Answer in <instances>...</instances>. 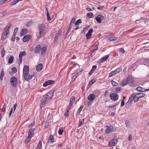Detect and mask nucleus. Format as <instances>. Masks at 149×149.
<instances>
[{
    "label": "nucleus",
    "instance_id": "f3484780",
    "mask_svg": "<svg viewBox=\"0 0 149 149\" xmlns=\"http://www.w3.org/2000/svg\"><path fill=\"white\" fill-rule=\"evenodd\" d=\"M34 76V74H33L32 75H26L25 76H24V79L26 80L29 81L31 80L33 77Z\"/></svg>",
    "mask_w": 149,
    "mask_h": 149
},
{
    "label": "nucleus",
    "instance_id": "37998d69",
    "mask_svg": "<svg viewBox=\"0 0 149 149\" xmlns=\"http://www.w3.org/2000/svg\"><path fill=\"white\" fill-rule=\"evenodd\" d=\"M6 104H4L3 108H2V110L3 112H4L5 111V110H6Z\"/></svg>",
    "mask_w": 149,
    "mask_h": 149
},
{
    "label": "nucleus",
    "instance_id": "a211bd4d",
    "mask_svg": "<svg viewBox=\"0 0 149 149\" xmlns=\"http://www.w3.org/2000/svg\"><path fill=\"white\" fill-rule=\"evenodd\" d=\"M132 97H133L134 98V102H137L139 98L138 97V96L136 94V93H134L132 95Z\"/></svg>",
    "mask_w": 149,
    "mask_h": 149
},
{
    "label": "nucleus",
    "instance_id": "6e6552de",
    "mask_svg": "<svg viewBox=\"0 0 149 149\" xmlns=\"http://www.w3.org/2000/svg\"><path fill=\"white\" fill-rule=\"evenodd\" d=\"M110 97L112 100L116 101L118 99V96L115 93H112L111 94H110Z\"/></svg>",
    "mask_w": 149,
    "mask_h": 149
},
{
    "label": "nucleus",
    "instance_id": "f257e3e1",
    "mask_svg": "<svg viewBox=\"0 0 149 149\" xmlns=\"http://www.w3.org/2000/svg\"><path fill=\"white\" fill-rule=\"evenodd\" d=\"M11 26V23H9L5 28L2 35L1 40L2 41L5 40L8 37L10 33L9 29Z\"/></svg>",
    "mask_w": 149,
    "mask_h": 149
},
{
    "label": "nucleus",
    "instance_id": "0eeeda50",
    "mask_svg": "<svg viewBox=\"0 0 149 149\" xmlns=\"http://www.w3.org/2000/svg\"><path fill=\"white\" fill-rule=\"evenodd\" d=\"M29 67L27 65L25 66L23 68V74L24 76H25L26 75H28L29 74Z\"/></svg>",
    "mask_w": 149,
    "mask_h": 149
},
{
    "label": "nucleus",
    "instance_id": "f03ea898",
    "mask_svg": "<svg viewBox=\"0 0 149 149\" xmlns=\"http://www.w3.org/2000/svg\"><path fill=\"white\" fill-rule=\"evenodd\" d=\"M54 91L52 90L49 92L47 94L44 95L42 97L43 100H46L47 99L51 98L53 95Z\"/></svg>",
    "mask_w": 149,
    "mask_h": 149
},
{
    "label": "nucleus",
    "instance_id": "3c124183",
    "mask_svg": "<svg viewBox=\"0 0 149 149\" xmlns=\"http://www.w3.org/2000/svg\"><path fill=\"white\" fill-rule=\"evenodd\" d=\"M76 78V77H75L74 76H73L72 77V80L71 82V83H72L75 80V79Z\"/></svg>",
    "mask_w": 149,
    "mask_h": 149
},
{
    "label": "nucleus",
    "instance_id": "393cba45",
    "mask_svg": "<svg viewBox=\"0 0 149 149\" xmlns=\"http://www.w3.org/2000/svg\"><path fill=\"white\" fill-rule=\"evenodd\" d=\"M138 96V97L139 98L140 97H144L145 96V94L142 93H136Z\"/></svg>",
    "mask_w": 149,
    "mask_h": 149
},
{
    "label": "nucleus",
    "instance_id": "423d86ee",
    "mask_svg": "<svg viewBox=\"0 0 149 149\" xmlns=\"http://www.w3.org/2000/svg\"><path fill=\"white\" fill-rule=\"evenodd\" d=\"M95 19L98 23H100L102 22V21L104 20V17L103 15H99L97 17L95 18Z\"/></svg>",
    "mask_w": 149,
    "mask_h": 149
},
{
    "label": "nucleus",
    "instance_id": "412c9836",
    "mask_svg": "<svg viewBox=\"0 0 149 149\" xmlns=\"http://www.w3.org/2000/svg\"><path fill=\"white\" fill-rule=\"evenodd\" d=\"M109 56V55H107L103 57L101 60V61L103 62L106 61Z\"/></svg>",
    "mask_w": 149,
    "mask_h": 149
},
{
    "label": "nucleus",
    "instance_id": "72a5a7b5",
    "mask_svg": "<svg viewBox=\"0 0 149 149\" xmlns=\"http://www.w3.org/2000/svg\"><path fill=\"white\" fill-rule=\"evenodd\" d=\"M93 15V14L92 13H88L87 14V16L90 18H92V17Z\"/></svg>",
    "mask_w": 149,
    "mask_h": 149
},
{
    "label": "nucleus",
    "instance_id": "a18cd8bd",
    "mask_svg": "<svg viewBox=\"0 0 149 149\" xmlns=\"http://www.w3.org/2000/svg\"><path fill=\"white\" fill-rule=\"evenodd\" d=\"M28 134H29L28 136H30V137H31V138H32L33 136V135L34 134L33 133H31L30 132H28Z\"/></svg>",
    "mask_w": 149,
    "mask_h": 149
},
{
    "label": "nucleus",
    "instance_id": "4be33fe9",
    "mask_svg": "<svg viewBox=\"0 0 149 149\" xmlns=\"http://www.w3.org/2000/svg\"><path fill=\"white\" fill-rule=\"evenodd\" d=\"M54 141V138L53 136L51 135L48 139V142L49 143H53Z\"/></svg>",
    "mask_w": 149,
    "mask_h": 149
},
{
    "label": "nucleus",
    "instance_id": "f8f14e48",
    "mask_svg": "<svg viewBox=\"0 0 149 149\" xmlns=\"http://www.w3.org/2000/svg\"><path fill=\"white\" fill-rule=\"evenodd\" d=\"M95 97V95L93 94H90L88 97V100L90 102L93 101Z\"/></svg>",
    "mask_w": 149,
    "mask_h": 149
},
{
    "label": "nucleus",
    "instance_id": "4468645a",
    "mask_svg": "<svg viewBox=\"0 0 149 149\" xmlns=\"http://www.w3.org/2000/svg\"><path fill=\"white\" fill-rule=\"evenodd\" d=\"M134 80L132 78V76H129L127 79V83L129 84H132L134 82Z\"/></svg>",
    "mask_w": 149,
    "mask_h": 149
},
{
    "label": "nucleus",
    "instance_id": "6ab92c4d",
    "mask_svg": "<svg viewBox=\"0 0 149 149\" xmlns=\"http://www.w3.org/2000/svg\"><path fill=\"white\" fill-rule=\"evenodd\" d=\"M43 68V65L41 63L39 64L37 66L36 69L38 71H40Z\"/></svg>",
    "mask_w": 149,
    "mask_h": 149
},
{
    "label": "nucleus",
    "instance_id": "1a4fd4ad",
    "mask_svg": "<svg viewBox=\"0 0 149 149\" xmlns=\"http://www.w3.org/2000/svg\"><path fill=\"white\" fill-rule=\"evenodd\" d=\"M26 55V52L25 51L20 52L19 55V63H21L22 62V57Z\"/></svg>",
    "mask_w": 149,
    "mask_h": 149
},
{
    "label": "nucleus",
    "instance_id": "052dcab7",
    "mask_svg": "<svg viewBox=\"0 0 149 149\" xmlns=\"http://www.w3.org/2000/svg\"><path fill=\"white\" fill-rule=\"evenodd\" d=\"M108 93H109L108 91V90L106 91H105V93H104V96L105 97H107V95H108Z\"/></svg>",
    "mask_w": 149,
    "mask_h": 149
},
{
    "label": "nucleus",
    "instance_id": "20e7f679",
    "mask_svg": "<svg viewBox=\"0 0 149 149\" xmlns=\"http://www.w3.org/2000/svg\"><path fill=\"white\" fill-rule=\"evenodd\" d=\"M115 131V129L114 127L112 126H107V129L106 130V133H110L112 132H114Z\"/></svg>",
    "mask_w": 149,
    "mask_h": 149
},
{
    "label": "nucleus",
    "instance_id": "6e6d98bb",
    "mask_svg": "<svg viewBox=\"0 0 149 149\" xmlns=\"http://www.w3.org/2000/svg\"><path fill=\"white\" fill-rule=\"evenodd\" d=\"M42 146V142L41 141H40L39 142L38 145V147H39L40 148Z\"/></svg>",
    "mask_w": 149,
    "mask_h": 149
},
{
    "label": "nucleus",
    "instance_id": "f704fd0d",
    "mask_svg": "<svg viewBox=\"0 0 149 149\" xmlns=\"http://www.w3.org/2000/svg\"><path fill=\"white\" fill-rule=\"evenodd\" d=\"M47 19L48 21H50L51 20V18L49 16V15L48 11L47 10Z\"/></svg>",
    "mask_w": 149,
    "mask_h": 149
},
{
    "label": "nucleus",
    "instance_id": "4c0bfd02",
    "mask_svg": "<svg viewBox=\"0 0 149 149\" xmlns=\"http://www.w3.org/2000/svg\"><path fill=\"white\" fill-rule=\"evenodd\" d=\"M13 72L15 73L17 72V68L15 67H13L12 69Z\"/></svg>",
    "mask_w": 149,
    "mask_h": 149
},
{
    "label": "nucleus",
    "instance_id": "09e8293b",
    "mask_svg": "<svg viewBox=\"0 0 149 149\" xmlns=\"http://www.w3.org/2000/svg\"><path fill=\"white\" fill-rule=\"evenodd\" d=\"M75 20V19L74 18H73L70 23L71 24H73Z\"/></svg>",
    "mask_w": 149,
    "mask_h": 149
},
{
    "label": "nucleus",
    "instance_id": "e433bc0d",
    "mask_svg": "<svg viewBox=\"0 0 149 149\" xmlns=\"http://www.w3.org/2000/svg\"><path fill=\"white\" fill-rule=\"evenodd\" d=\"M122 70V69L121 68H118L115 70H114L116 73V74L118 73L119 72H120Z\"/></svg>",
    "mask_w": 149,
    "mask_h": 149
},
{
    "label": "nucleus",
    "instance_id": "5fc2aeb1",
    "mask_svg": "<svg viewBox=\"0 0 149 149\" xmlns=\"http://www.w3.org/2000/svg\"><path fill=\"white\" fill-rule=\"evenodd\" d=\"M35 130L34 128L33 129H30L29 130V132H30L31 133H33V132Z\"/></svg>",
    "mask_w": 149,
    "mask_h": 149
},
{
    "label": "nucleus",
    "instance_id": "774afa93",
    "mask_svg": "<svg viewBox=\"0 0 149 149\" xmlns=\"http://www.w3.org/2000/svg\"><path fill=\"white\" fill-rule=\"evenodd\" d=\"M18 28L17 27V28H15L14 29V32H15V33H17L18 30Z\"/></svg>",
    "mask_w": 149,
    "mask_h": 149
},
{
    "label": "nucleus",
    "instance_id": "cd10ccee",
    "mask_svg": "<svg viewBox=\"0 0 149 149\" xmlns=\"http://www.w3.org/2000/svg\"><path fill=\"white\" fill-rule=\"evenodd\" d=\"M44 101H41V103L40 104V106L41 108H42L43 107V106L46 104V100H44Z\"/></svg>",
    "mask_w": 149,
    "mask_h": 149
},
{
    "label": "nucleus",
    "instance_id": "69168bd1",
    "mask_svg": "<svg viewBox=\"0 0 149 149\" xmlns=\"http://www.w3.org/2000/svg\"><path fill=\"white\" fill-rule=\"evenodd\" d=\"M34 123H35L34 122H34L33 123H31L29 125V127H31L32 126H33V125H34Z\"/></svg>",
    "mask_w": 149,
    "mask_h": 149
},
{
    "label": "nucleus",
    "instance_id": "c85d7f7f",
    "mask_svg": "<svg viewBox=\"0 0 149 149\" xmlns=\"http://www.w3.org/2000/svg\"><path fill=\"white\" fill-rule=\"evenodd\" d=\"M5 51L4 49H3L1 50V56L2 57H3L5 55Z\"/></svg>",
    "mask_w": 149,
    "mask_h": 149
},
{
    "label": "nucleus",
    "instance_id": "c756f323",
    "mask_svg": "<svg viewBox=\"0 0 149 149\" xmlns=\"http://www.w3.org/2000/svg\"><path fill=\"white\" fill-rule=\"evenodd\" d=\"M81 23V19H79L75 22V24L76 26H77L79 24Z\"/></svg>",
    "mask_w": 149,
    "mask_h": 149
},
{
    "label": "nucleus",
    "instance_id": "49530a36",
    "mask_svg": "<svg viewBox=\"0 0 149 149\" xmlns=\"http://www.w3.org/2000/svg\"><path fill=\"white\" fill-rule=\"evenodd\" d=\"M125 123L126 125V126L127 127H128L130 126V124L129 121L127 120H126L125 121Z\"/></svg>",
    "mask_w": 149,
    "mask_h": 149
},
{
    "label": "nucleus",
    "instance_id": "39448f33",
    "mask_svg": "<svg viewBox=\"0 0 149 149\" xmlns=\"http://www.w3.org/2000/svg\"><path fill=\"white\" fill-rule=\"evenodd\" d=\"M118 140L116 138H114L112 140H111L109 142V145L111 146H113L117 143Z\"/></svg>",
    "mask_w": 149,
    "mask_h": 149
},
{
    "label": "nucleus",
    "instance_id": "338daca9",
    "mask_svg": "<svg viewBox=\"0 0 149 149\" xmlns=\"http://www.w3.org/2000/svg\"><path fill=\"white\" fill-rule=\"evenodd\" d=\"M15 37L13 36L11 38V40L12 41H14L15 40Z\"/></svg>",
    "mask_w": 149,
    "mask_h": 149
},
{
    "label": "nucleus",
    "instance_id": "473e14b6",
    "mask_svg": "<svg viewBox=\"0 0 149 149\" xmlns=\"http://www.w3.org/2000/svg\"><path fill=\"white\" fill-rule=\"evenodd\" d=\"M116 74V72L114 71H112L109 74V77H111L112 76L114 75H115Z\"/></svg>",
    "mask_w": 149,
    "mask_h": 149
},
{
    "label": "nucleus",
    "instance_id": "7c9ffc66",
    "mask_svg": "<svg viewBox=\"0 0 149 149\" xmlns=\"http://www.w3.org/2000/svg\"><path fill=\"white\" fill-rule=\"evenodd\" d=\"M75 99L74 97H72L70 99V103L72 104L75 101Z\"/></svg>",
    "mask_w": 149,
    "mask_h": 149
},
{
    "label": "nucleus",
    "instance_id": "0e129e2a",
    "mask_svg": "<svg viewBox=\"0 0 149 149\" xmlns=\"http://www.w3.org/2000/svg\"><path fill=\"white\" fill-rule=\"evenodd\" d=\"M4 72L3 69L2 70L1 75L4 76Z\"/></svg>",
    "mask_w": 149,
    "mask_h": 149
},
{
    "label": "nucleus",
    "instance_id": "5701e85b",
    "mask_svg": "<svg viewBox=\"0 0 149 149\" xmlns=\"http://www.w3.org/2000/svg\"><path fill=\"white\" fill-rule=\"evenodd\" d=\"M26 29H22L20 32V35L21 36H23L26 33Z\"/></svg>",
    "mask_w": 149,
    "mask_h": 149
},
{
    "label": "nucleus",
    "instance_id": "603ef678",
    "mask_svg": "<svg viewBox=\"0 0 149 149\" xmlns=\"http://www.w3.org/2000/svg\"><path fill=\"white\" fill-rule=\"evenodd\" d=\"M62 31L61 30H60V31H59L58 32V33L56 35V36H58V37L59 36V35L60 34H61L62 33Z\"/></svg>",
    "mask_w": 149,
    "mask_h": 149
},
{
    "label": "nucleus",
    "instance_id": "bf43d9fd",
    "mask_svg": "<svg viewBox=\"0 0 149 149\" xmlns=\"http://www.w3.org/2000/svg\"><path fill=\"white\" fill-rule=\"evenodd\" d=\"M121 90L120 88L118 87L116 88V90L117 92H119Z\"/></svg>",
    "mask_w": 149,
    "mask_h": 149
},
{
    "label": "nucleus",
    "instance_id": "7ed1b4c3",
    "mask_svg": "<svg viewBox=\"0 0 149 149\" xmlns=\"http://www.w3.org/2000/svg\"><path fill=\"white\" fill-rule=\"evenodd\" d=\"M10 83L13 87H15L16 86L17 83V79L15 77H12L10 79Z\"/></svg>",
    "mask_w": 149,
    "mask_h": 149
},
{
    "label": "nucleus",
    "instance_id": "a19ab883",
    "mask_svg": "<svg viewBox=\"0 0 149 149\" xmlns=\"http://www.w3.org/2000/svg\"><path fill=\"white\" fill-rule=\"evenodd\" d=\"M111 84L113 86H116L118 84L116 82L114 81H111Z\"/></svg>",
    "mask_w": 149,
    "mask_h": 149
},
{
    "label": "nucleus",
    "instance_id": "bb28decb",
    "mask_svg": "<svg viewBox=\"0 0 149 149\" xmlns=\"http://www.w3.org/2000/svg\"><path fill=\"white\" fill-rule=\"evenodd\" d=\"M14 57L13 56H11L9 58L8 61V63H11L13 61Z\"/></svg>",
    "mask_w": 149,
    "mask_h": 149
},
{
    "label": "nucleus",
    "instance_id": "680f3d73",
    "mask_svg": "<svg viewBox=\"0 0 149 149\" xmlns=\"http://www.w3.org/2000/svg\"><path fill=\"white\" fill-rule=\"evenodd\" d=\"M132 136L131 134H130L129 135V138H128V140L129 141H130L131 139H132Z\"/></svg>",
    "mask_w": 149,
    "mask_h": 149
},
{
    "label": "nucleus",
    "instance_id": "4d7b16f0",
    "mask_svg": "<svg viewBox=\"0 0 149 149\" xmlns=\"http://www.w3.org/2000/svg\"><path fill=\"white\" fill-rule=\"evenodd\" d=\"M13 108H11V109L10 111V113H9V117H10V116H11V115H12V113L13 112Z\"/></svg>",
    "mask_w": 149,
    "mask_h": 149
},
{
    "label": "nucleus",
    "instance_id": "c03bdc74",
    "mask_svg": "<svg viewBox=\"0 0 149 149\" xmlns=\"http://www.w3.org/2000/svg\"><path fill=\"white\" fill-rule=\"evenodd\" d=\"M17 2H18L16 1V0H15L11 3V5L13 6L14 5H15L17 3Z\"/></svg>",
    "mask_w": 149,
    "mask_h": 149
},
{
    "label": "nucleus",
    "instance_id": "13d9d810",
    "mask_svg": "<svg viewBox=\"0 0 149 149\" xmlns=\"http://www.w3.org/2000/svg\"><path fill=\"white\" fill-rule=\"evenodd\" d=\"M125 104V102L123 100H122L121 104V106L123 107Z\"/></svg>",
    "mask_w": 149,
    "mask_h": 149
},
{
    "label": "nucleus",
    "instance_id": "e2e57ef3",
    "mask_svg": "<svg viewBox=\"0 0 149 149\" xmlns=\"http://www.w3.org/2000/svg\"><path fill=\"white\" fill-rule=\"evenodd\" d=\"M4 72L3 69L2 70L1 75L4 76Z\"/></svg>",
    "mask_w": 149,
    "mask_h": 149
},
{
    "label": "nucleus",
    "instance_id": "b1692460",
    "mask_svg": "<svg viewBox=\"0 0 149 149\" xmlns=\"http://www.w3.org/2000/svg\"><path fill=\"white\" fill-rule=\"evenodd\" d=\"M47 48L46 47H43L41 49V53L42 55L45 54V52L47 51Z\"/></svg>",
    "mask_w": 149,
    "mask_h": 149
},
{
    "label": "nucleus",
    "instance_id": "8fccbe9b",
    "mask_svg": "<svg viewBox=\"0 0 149 149\" xmlns=\"http://www.w3.org/2000/svg\"><path fill=\"white\" fill-rule=\"evenodd\" d=\"M97 66L96 65H94L91 69L93 71H94L96 69Z\"/></svg>",
    "mask_w": 149,
    "mask_h": 149
},
{
    "label": "nucleus",
    "instance_id": "864d4df0",
    "mask_svg": "<svg viewBox=\"0 0 149 149\" xmlns=\"http://www.w3.org/2000/svg\"><path fill=\"white\" fill-rule=\"evenodd\" d=\"M120 52H122V53H124L125 52L124 49L123 48H120Z\"/></svg>",
    "mask_w": 149,
    "mask_h": 149
},
{
    "label": "nucleus",
    "instance_id": "2eb2a0df",
    "mask_svg": "<svg viewBox=\"0 0 149 149\" xmlns=\"http://www.w3.org/2000/svg\"><path fill=\"white\" fill-rule=\"evenodd\" d=\"M45 24H40L38 26L39 31H45Z\"/></svg>",
    "mask_w": 149,
    "mask_h": 149
},
{
    "label": "nucleus",
    "instance_id": "9b49d317",
    "mask_svg": "<svg viewBox=\"0 0 149 149\" xmlns=\"http://www.w3.org/2000/svg\"><path fill=\"white\" fill-rule=\"evenodd\" d=\"M54 83V81L49 80L47 81L45 83L43 84V86L44 87H46L48 85H51L53 84Z\"/></svg>",
    "mask_w": 149,
    "mask_h": 149
},
{
    "label": "nucleus",
    "instance_id": "9d476101",
    "mask_svg": "<svg viewBox=\"0 0 149 149\" xmlns=\"http://www.w3.org/2000/svg\"><path fill=\"white\" fill-rule=\"evenodd\" d=\"M31 37L30 35H26L23 38V40L25 42H28L30 40Z\"/></svg>",
    "mask_w": 149,
    "mask_h": 149
},
{
    "label": "nucleus",
    "instance_id": "dca6fc26",
    "mask_svg": "<svg viewBox=\"0 0 149 149\" xmlns=\"http://www.w3.org/2000/svg\"><path fill=\"white\" fill-rule=\"evenodd\" d=\"M41 46L40 45H38L36 46L35 49V52L36 54H38L39 53L40 50V48Z\"/></svg>",
    "mask_w": 149,
    "mask_h": 149
},
{
    "label": "nucleus",
    "instance_id": "ea45409f",
    "mask_svg": "<svg viewBox=\"0 0 149 149\" xmlns=\"http://www.w3.org/2000/svg\"><path fill=\"white\" fill-rule=\"evenodd\" d=\"M95 81V80L92 79L89 83V86H91Z\"/></svg>",
    "mask_w": 149,
    "mask_h": 149
},
{
    "label": "nucleus",
    "instance_id": "79ce46f5",
    "mask_svg": "<svg viewBox=\"0 0 149 149\" xmlns=\"http://www.w3.org/2000/svg\"><path fill=\"white\" fill-rule=\"evenodd\" d=\"M63 130L62 128L60 129L58 131V133L60 135H62L63 134Z\"/></svg>",
    "mask_w": 149,
    "mask_h": 149
},
{
    "label": "nucleus",
    "instance_id": "58836bf2",
    "mask_svg": "<svg viewBox=\"0 0 149 149\" xmlns=\"http://www.w3.org/2000/svg\"><path fill=\"white\" fill-rule=\"evenodd\" d=\"M117 38L116 37H111L109 38L110 41H114Z\"/></svg>",
    "mask_w": 149,
    "mask_h": 149
},
{
    "label": "nucleus",
    "instance_id": "de8ad7c7",
    "mask_svg": "<svg viewBox=\"0 0 149 149\" xmlns=\"http://www.w3.org/2000/svg\"><path fill=\"white\" fill-rule=\"evenodd\" d=\"M31 137H30V136H28L25 140V141L29 142L30 140Z\"/></svg>",
    "mask_w": 149,
    "mask_h": 149
},
{
    "label": "nucleus",
    "instance_id": "ddd939ff",
    "mask_svg": "<svg viewBox=\"0 0 149 149\" xmlns=\"http://www.w3.org/2000/svg\"><path fill=\"white\" fill-rule=\"evenodd\" d=\"M93 29H91L88 31V32L86 34V38L88 39H89L91 37L92 35V33L93 32Z\"/></svg>",
    "mask_w": 149,
    "mask_h": 149
},
{
    "label": "nucleus",
    "instance_id": "2f4dec72",
    "mask_svg": "<svg viewBox=\"0 0 149 149\" xmlns=\"http://www.w3.org/2000/svg\"><path fill=\"white\" fill-rule=\"evenodd\" d=\"M132 104V103L128 101L125 104V107L127 108H128Z\"/></svg>",
    "mask_w": 149,
    "mask_h": 149
},
{
    "label": "nucleus",
    "instance_id": "a878e982",
    "mask_svg": "<svg viewBox=\"0 0 149 149\" xmlns=\"http://www.w3.org/2000/svg\"><path fill=\"white\" fill-rule=\"evenodd\" d=\"M142 89V88H141V87H139V86L137 87L136 88V90L137 91H140V92H144L146 91H149V88L146 89V90L145 91H141V90Z\"/></svg>",
    "mask_w": 149,
    "mask_h": 149
},
{
    "label": "nucleus",
    "instance_id": "aec40b11",
    "mask_svg": "<svg viewBox=\"0 0 149 149\" xmlns=\"http://www.w3.org/2000/svg\"><path fill=\"white\" fill-rule=\"evenodd\" d=\"M39 33L38 36V38H40L44 35L45 31H39Z\"/></svg>",
    "mask_w": 149,
    "mask_h": 149
},
{
    "label": "nucleus",
    "instance_id": "c9c22d12",
    "mask_svg": "<svg viewBox=\"0 0 149 149\" xmlns=\"http://www.w3.org/2000/svg\"><path fill=\"white\" fill-rule=\"evenodd\" d=\"M134 98H133V97H132V95H131V96L129 97V100L128 101L131 103H132V102L133 101Z\"/></svg>",
    "mask_w": 149,
    "mask_h": 149
}]
</instances>
